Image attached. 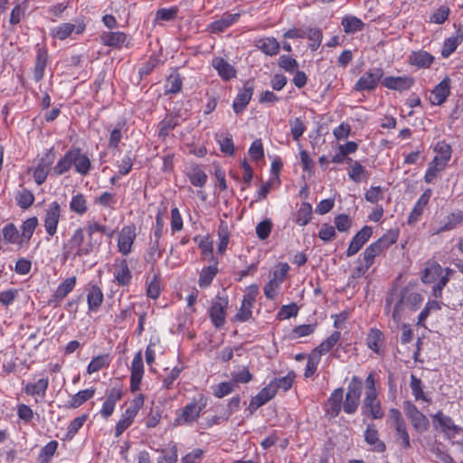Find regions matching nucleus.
I'll return each mask as SVG.
<instances>
[{"label": "nucleus", "instance_id": "f257e3e1", "mask_svg": "<svg viewBox=\"0 0 463 463\" xmlns=\"http://www.w3.org/2000/svg\"><path fill=\"white\" fill-rule=\"evenodd\" d=\"M107 227L99 222L89 223L86 226V239L83 229H76L62 246V260H74L90 255L101 243V237L98 238L97 233H107Z\"/></svg>", "mask_w": 463, "mask_h": 463}, {"label": "nucleus", "instance_id": "f03ea898", "mask_svg": "<svg viewBox=\"0 0 463 463\" xmlns=\"http://www.w3.org/2000/svg\"><path fill=\"white\" fill-rule=\"evenodd\" d=\"M398 239V232L393 230L388 231L376 241L370 244L363 253V260L365 263L373 265L376 256L386 250L394 244Z\"/></svg>", "mask_w": 463, "mask_h": 463}, {"label": "nucleus", "instance_id": "7ed1b4c3", "mask_svg": "<svg viewBox=\"0 0 463 463\" xmlns=\"http://www.w3.org/2000/svg\"><path fill=\"white\" fill-rule=\"evenodd\" d=\"M390 420L395 430V439L402 449L411 448V439L408 433L405 420H403L400 411L392 409L390 411Z\"/></svg>", "mask_w": 463, "mask_h": 463}, {"label": "nucleus", "instance_id": "20e7f679", "mask_svg": "<svg viewBox=\"0 0 463 463\" xmlns=\"http://www.w3.org/2000/svg\"><path fill=\"white\" fill-rule=\"evenodd\" d=\"M383 70L382 68H373L365 71L354 86L355 91H372L374 90L380 80L383 79Z\"/></svg>", "mask_w": 463, "mask_h": 463}, {"label": "nucleus", "instance_id": "39448f33", "mask_svg": "<svg viewBox=\"0 0 463 463\" xmlns=\"http://www.w3.org/2000/svg\"><path fill=\"white\" fill-rule=\"evenodd\" d=\"M403 410L417 432L422 433L428 430L430 425L428 418L413 403L405 402Z\"/></svg>", "mask_w": 463, "mask_h": 463}, {"label": "nucleus", "instance_id": "423d86ee", "mask_svg": "<svg viewBox=\"0 0 463 463\" xmlns=\"http://www.w3.org/2000/svg\"><path fill=\"white\" fill-rule=\"evenodd\" d=\"M227 306L228 299L221 296H216L212 302L209 315L213 324L217 328L222 327L225 324Z\"/></svg>", "mask_w": 463, "mask_h": 463}, {"label": "nucleus", "instance_id": "0eeeda50", "mask_svg": "<svg viewBox=\"0 0 463 463\" xmlns=\"http://www.w3.org/2000/svg\"><path fill=\"white\" fill-rule=\"evenodd\" d=\"M136 237L137 232L134 225H127L120 230L117 246L122 255L128 256L132 251V246Z\"/></svg>", "mask_w": 463, "mask_h": 463}, {"label": "nucleus", "instance_id": "6e6552de", "mask_svg": "<svg viewBox=\"0 0 463 463\" xmlns=\"http://www.w3.org/2000/svg\"><path fill=\"white\" fill-rule=\"evenodd\" d=\"M204 406L205 403L199 404L195 402L186 404L180 414L175 419V425H184L194 422L199 418Z\"/></svg>", "mask_w": 463, "mask_h": 463}, {"label": "nucleus", "instance_id": "1a4fd4ad", "mask_svg": "<svg viewBox=\"0 0 463 463\" xmlns=\"http://www.w3.org/2000/svg\"><path fill=\"white\" fill-rule=\"evenodd\" d=\"M61 212V205L58 202H52L48 205L43 222L45 231L49 236H53L57 232Z\"/></svg>", "mask_w": 463, "mask_h": 463}, {"label": "nucleus", "instance_id": "9d476101", "mask_svg": "<svg viewBox=\"0 0 463 463\" xmlns=\"http://www.w3.org/2000/svg\"><path fill=\"white\" fill-rule=\"evenodd\" d=\"M377 396L378 394H373L372 392L365 393L362 405V413L375 420L382 419L384 415Z\"/></svg>", "mask_w": 463, "mask_h": 463}, {"label": "nucleus", "instance_id": "9b49d317", "mask_svg": "<svg viewBox=\"0 0 463 463\" xmlns=\"http://www.w3.org/2000/svg\"><path fill=\"white\" fill-rule=\"evenodd\" d=\"M54 161V154L49 150L38 162L33 170V179L39 185L43 184L51 171V165Z\"/></svg>", "mask_w": 463, "mask_h": 463}, {"label": "nucleus", "instance_id": "f8f14e48", "mask_svg": "<svg viewBox=\"0 0 463 463\" xmlns=\"http://www.w3.org/2000/svg\"><path fill=\"white\" fill-rule=\"evenodd\" d=\"M130 391L135 392L140 389V383L144 375V364L142 352H137L131 363Z\"/></svg>", "mask_w": 463, "mask_h": 463}, {"label": "nucleus", "instance_id": "ddd939ff", "mask_svg": "<svg viewBox=\"0 0 463 463\" xmlns=\"http://www.w3.org/2000/svg\"><path fill=\"white\" fill-rule=\"evenodd\" d=\"M373 234V229L370 226H364L352 239L346 250V256L352 257L356 254L363 246L369 241Z\"/></svg>", "mask_w": 463, "mask_h": 463}, {"label": "nucleus", "instance_id": "4468645a", "mask_svg": "<svg viewBox=\"0 0 463 463\" xmlns=\"http://www.w3.org/2000/svg\"><path fill=\"white\" fill-rule=\"evenodd\" d=\"M253 89L254 85L252 80H247L244 83L243 88L240 90L232 104L233 110L236 114L242 112L247 107L253 94Z\"/></svg>", "mask_w": 463, "mask_h": 463}, {"label": "nucleus", "instance_id": "2eb2a0df", "mask_svg": "<svg viewBox=\"0 0 463 463\" xmlns=\"http://www.w3.org/2000/svg\"><path fill=\"white\" fill-rule=\"evenodd\" d=\"M382 84L389 90L402 92L410 90L414 84V80L410 76H388L383 79Z\"/></svg>", "mask_w": 463, "mask_h": 463}, {"label": "nucleus", "instance_id": "dca6fc26", "mask_svg": "<svg viewBox=\"0 0 463 463\" xmlns=\"http://www.w3.org/2000/svg\"><path fill=\"white\" fill-rule=\"evenodd\" d=\"M433 419L438 421L441 430L449 438H455L457 434L463 433V428L454 424L453 420L441 411L433 415Z\"/></svg>", "mask_w": 463, "mask_h": 463}, {"label": "nucleus", "instance_id": "f3484780", "mask_svg": "<svg viewBox=\"0 0 463 463\" xmlns=\"http://www.w3.org/2000/svg\"><path fill=\"white\" fill-rule=\"evenodd\" d=\"M450 94V79L444 78L431 91L430 101L432 105L443 104Z\"/></svg>", "mask_w": 463, "mask_h": 463}, {"label": "nucleus", "instance_id": "a211bd4d", "mask_svg": "<svg viewBox=\"0 0 463 463\" xmlns=\"http://www.w3.org/2000/svg\"><path fill=\"white\" fill-rule=\"evenodd\" d=\"M257 288H253L243 296L241 306L236 314V319L240 322L248 321L251 317V308L255 303Z\"/></svg>", "mask_w": 463, "mask_h": 463}, {"label": "nucleus", "instance_id": "6ab92c4d", "mask_svg": "<svg viewBox=\"0 0 463 463\" xmlns=\"http://www.w3.org/2000/svg\"><path fill=\"white\" fill-rule=\"evenodd\" d=\"M84 30V24H74L71 23H63L52 30V35L62 41L71 36L73 32L80 34L83 33Z\"/></svg>", "mask_w": 463, "mask_h": 463}, {"label": "nucleus", "instance_id": "aec40b11", "mask_svg": "<svg viewBox=\"0 0 463 463\" xmlns=\"http://www.w3.org/2000/svg\"><path fill=\"white\" fill-rule=\"evenodd\" d=\"M276 395V387L273 384H269L261 389L259 393L253 397L250 402L249 409L253 412L258 408L261 407Z\"/></svg>", "mask_w": 463, "mask_h": 463}, {"label": "nucleus", "instance_id": "412c9836", "mask_svg": "<svg viewBox=\"0 0 463 463\" xmlns=\"http://www.w3.org/2000/svg\"><path fill=\"white\" fill-rule=\"evenodd\" d=\"M343 395L344 389L340 387L335 389L327 399L326 414L329 417L335 418L340 413L343 407Z\"/></svg>", "mask_w": 463, "mask_h": 463}, {"label": "nucleus", "instance_id": "4be33fe9", "mask_svg": "<svg viewBox=\"0 0 463 463\" xmlns=\"http://www.w3.org/2000/svg\"><path fill=\"white\" fill-rule=\"evenodd\" d=\"M72 164L75 171L82 175H87L90 169V160L80 148L71 149Z\"/></svg>", "mask_w": 463, "mask_h": 463}, {"label": "nucleus", "instance_id": "5701e85b", "mask_svg": "<svg viewBox=\"0 0 463 463\" xmlns=\"http://www.w3.org/2000/svg\"><path fill=\"white\" fill-rule=\"evenodd\" d=\"M430 196H431V190L430 189H427L420 196V198L416 202L413 209L411 210V213L409 215L408 223L410 225H412V224L416 223L420 220V216L423 213V211H424L426 205L428 204V203L430 201Z\"/></svg>", "mask_w": 463, "mask_h": 463}, {"label": "nucleus", "instance_id": "b1692460", "mask_svg": "<svg viewBox=\"0 0 463 463\" xmlns=\"http://www.w3.org/2000/svg\"><path fill=\"white\" fill-rule=\"evenodd\" d=\"M241 16L240 13L228 14L225 13L222 16L209 24V30L211 33H219L223 32L225 29L235 24Z\"/></svg>", "mask_w": 463, "mask_h": 463}, {"label": "nucleus", "instance_id": "393cba45", "mask_svg": "<svg viewBox=\"0 0 463 463\" xmlns=\"http://www.w3.org/2000/svg\"><path fill=\"white\" fill-rule=\"evenodd\" d=\"M364 440L371 446V450L378 453L385 451L386 447L383 440L379 439L378 431L372 425H367L364 431Z\"/></svg>", "mask_w": 463, "mask_h": 463}, {"label": "nucleus", "instance_id": "a878e982", "mask_svg": "<svg viewBox=\"0 0 463 463\" xmlns=\"http://www.w3.org/2000/svg\"><path fill=\"white\" fill-rule=\"evenodd\" d=\"M114 277L118 285L127 286L130 283L132 274L125 259L116 261Z\"/></svg>", "mask_w": 463, "mask_h": 463}, {"label": "nucleus", "instance_id": "bb28decb", "mask_svg": "<svg viewBox=\"0 0 463 463\" xmlns=\"http://www.w3.org/2000/svg\"><path fill=\"white\" fill-rule=\"evenodd\" d=\"M212 65L218 71L219 76L224 80H229L236 76V71L233 66L223 58H213Z\"/></svg>", "mask_w": 463, "mask_h": 463}, {"label": "nucleus", "instance_id": "cd10ccee", "mask_svg": "<svg viewBox=\"0 0 463 463\" xmlns=\"http://www.w3.org/2000/svg\"><path fill=\"white\" fill-rule=\"evenodd\" d=\"M385 337L383 332L378 328H371L366 336V345L369 349L375 354H381L382 348L384 346Z\"/></svg>", "mask_w": 463, "mask_h": 463}, {"label": "nucleus", "instance_id": "c85d7f7f", "mask_svg": "<svg viewBox=\"0 0 463 463\" xmlns=\"http://www.w3.org/2000/svg\"><path fill=\"white\" fill-rule=\"evenodd\" d=\"M103 45L113 48H121L128 40V35L122 32H107L100 36Z\"/></svg>", "mask_w": 463, "mask_h": 463}, {"label": "nucleus", "instance_id": "c756f323", "mask_svg": "<svg viewBox=\"0 0 463 463\" xmlns=\"http://www.w3.org/2000/svg\"><path fill=\"white\" fill-rule=\"evenodd\" d=\"M433 61L434 56L424 50L412 52L409 56L410 64L418 68H429Z\"/></svg>", "mask_w": 463, "mask_h": 463}, {"label": "nucleus", "instance_id": "7c9ffc66", "mask_svg": "<svg viewBox=\"0 0 463 463\" xmlns=\"http://www.w3.org/2000/svg\"><path fill=\"white\" fill-rule=\"evenodd\" d=\"M256 46L267 55L274 56L279 53V43L274 37H264L257 41Z\"/></svg>", "mask_w": 463, "mask_h": 463}, {"label": "nucleus", "instance_id": "2f4dec72", "mask_svg": "<svg viewBox=\"0 0 463 463\" xmlns=\"http://www.w3.org/2000/svg\"><path fill=\"white\" fill-rule=\"evenodd\" d=\"M90 311H97L103 302V293L99 287L92 285L87 295Z\"/></svg>", "mask_w": 463, "mask_h": 463}, {"label": "nucleus", "instance_id": "473e14b6", "mask_svg": "<svg viewBox=\"0 0 463 463\" xmlns=\"http://www.w3.org/2000/svg\"><path fill=\"white\" fill-rule=\"evenodd\" d=\"M187 176L190 183L197 187H203L207 182V175L205 172L197 165L190 166Z\"/></svg>", "mask_w": 463, "mask_h": 463}, {"label": "nucleus", "instance_id": "72a5a7b5", "mask_svg": "<svg viewBox=\"0 0 463 463\" xmlns=\"http://www.w3.org/2000/svg\"><path fill=\"white\" fill-rule=\"evenodd\" d=\"M345 33H355L364 30V23L358 17L354 15H345L341 23Z\"/></svg>", "mask_w": 463, "mask_h": 463}, {"label": "nucleus", "instance_id": "f704fd0d", "mask_svg": "<svg viewBox=\"0 0 463 463\" xmlns=\"http://www.w3.org/2000/svg\"><path fill=\"white\" fill-rule=\"evenodd\" d=\"M218 273L217 261L206 268H203L199 276L198 285L200 288H207L211 285L213 279Z\"/></svg>", "mask_w": 463, "mask_h": 463}, {"label": "nucleus", "instance_id": "c9c22d12", "mask_svg": "<svg viewBox=\"0 0 463 463\" xmlns=\"http://www.w3.org/2000/svg\"><path fill=\"white\" fill-rule=\"evenodd\" d=\"M94 393L95 389L93 388L80 391L71 398L66 406L71 409L79 408L88 400L91 399Z\"/></svg>", "mask_w": 463, "mask_h": 463}, {"label": "nucleus", "instance_id": "e433bc0d", "mask_svg": "<svg viewBox=\"0 0 463 463\" xmlns=\"http://www.w3.org/2000/svg\"><path fill=\"white\" fill-rule=\"evenodd\" d=\"M463 222V212L458 211L457 213H453L447 217V221L444 224L432 232V234H439L443 232L450 231L455 229L457 226L460 225Z\"/></svg>", "mask_w": 463, "mask_h": 463}, {"label": "nucleus", "instance_id": "4c0bfd02", "mask_svg": "<svg viewBox=\"0 0 463 463\" xmlns=\"http://www.w3.org/2000/svg\"><path fill=\"white\" fill-rule=\"evenodd\" d=\"M76 285V277H71L66 279H64L56 288L53 298L55 300H61L63 299L70 292L72 291V289L75 288Z\"/></svg>", "mask_w": 463, "mask_h": 463}, {"label": "nucleus", "instance_id": "58836bf2", "mask_svg": "<svg viewBox=\"0 0 463 463\" xmlns=\"http://www.w3.org/2000/svg\"><path fill=\"white\" fill-rule=\"evenodd\" d=\"M341 333L339 331L333 332L325 341H323L314 351L320 356L329 352L340 340Z\"/></svg>", "mask_w": 463, "mask_h": 463}, {"label": "nucleus", "instance_id": "ea45409f", "mask_svg": "<svg viewBox=\"0 0 463 463\" xmlns=\"http://www.w3.org/2000/svg\"><path fill=\"white\" fill-rule=\"evenodd\" d=\"M70 209L79 215L86 213L88 211V203L85 195L80 193L73 195L70 203Z\"/></svg>", "mask_w": 463, "mask_h": 463}, {"label": "nucleus", "instance_id": "a19ab883", "mask_svg": "<svg viewBox=\"0 0 463 463\" xmlns=\"http://www.w3.org/2000/svg\"><path fill=\"white\" fill-rule=\"evenodd\" d=\"M462 40L463 34L460 33L458 31L457 32L456 35L446 39L441 50L442 56L447 58L451 53H453L457 47L461 43Z\"/></svg>", "mask_w": 463, "mask_h": 463}, {"label": "nucleus", "instance_id": "79ce46f5", "mask_svg": "<svg viewBox=\"0 0 463 463\" xmlns=\"http://www.w3.org/2000/svg\"><path fill=\"white\" fill-rule=\"evenodd\" d=\"M434 151L437 155L433 159H438L439 162L447 165L451 157V147L445 141H439L434 146Z\"/></svg>", "mask_w": 463, "mask_h": 463}, {"label": "nucleus", "instance_id": "37998d69", "mask_svg": "<svg viewBox=\"0 0 463 463\" xmlns=\"http://www.w3.org/2000/svg\"><path fill=\"white\" fill-rule=\"evenodd\" d=\"M447 165L439 162L438 159H433L428 166L424 175V181L427 184H431L439 175V174L445 169Z\"/></svg>", "mask_w": 463, "mask_h": 463}, {"label": "nucleus", "instance_id": "c03bdc74", "mask_svg": "<svg viewBox=\"0 0 463 463\" xmlns=\"http://www.w3.org/2000/svg\"><path fill=\"white\" fill-rule=\"evenodd\" d=\"M3 238L5 242L7 243H18L23 244V241L21 238V235L19 234V232L16 228V226L14 223H8L6 224L3 230Z\"/></svg>", "mask_w": 463, "mask_h": 463}, {"label": "nucleus", "instance_id": "a18cd8bd", "mask_svg": "<svg viewBox=\"0 0 463 463\" xmlns=\"http://www.w3.org/2000/svg\"><path fill=\"white\" fill-rule=\"evenodd\" d=\"M49 386V381L47 378H41L34 383H28L25 386V393L29 395H41L44 396L46 390Z\"/></svg>", "mask_w": 463, "mask_h": 463}, {"label": "nucleus", "instance_id": "49530a36", "mask_svg": "<svg viewBox=\"0 0 463 463\" xmlns=\"http://www.w3.org/2000/svg\"><path fill=\"white\" fill-rule=\"evenodd\" d=\"M71 156L72 155L70 149L52 168L53 175L58 176L67 173L71 168V166L73 165Z\"/></svg>", "mask_w": 463, "mask_h": 463}, {"label": "nucleus", "instance_id": "de8ad7c7", "mask_svg": "<svg viewBox=\"0 0 463 463\" xmlns=\"http://www.w3.org/2000/svg\"><path fill=\"white\" fill-rule=\"evenodd\" d=\"M37 225H38V219L35 216L28 218L27 220H25L23 222V224L21 226V231H22L21 238H22L23 241L27 242L30 241Z\"/></svg>", "mask_w": 463, "mask_h": 463}, {"label": "nucleus", "instance_id": "09e8293b", "mask_svg": "<svg viewBox=\"0 0 463 463\" xmlns=\"http://www.w3.org/2000/svg\"><path fill=\"white\" fill-rule=\"evenodd\" d=\"M47 62V54L44 51L39 50L36 57L33 77L36 81H40L44 75V70Z\"/></svg>", "mask_w": 463, "mask_h": 463}, {"label": "nucleus", "instance_id": "8fccbe9b", "mask_svg": "<svg viewBox=\"0 0 463 463\" xmlns=\"http://www.w3.org/2000/svg\"><path fill=\"white\" fill-rule=\"evenodd\" d=\"M136 415L126 410L115 428V436L119 437L133 422Z\"/></svg>", "mask_w": 463, "mask_h": 463}, {"label": "nucleus", "instance_id": "3c124183", "mask_svg": "<svg viewBox=\"0 0 463 463\" xmlns=\"http://www.w3.org/2000/svg\"><path fill=\"white\" fill-rule=\"evenodd\" d=\"M312 218V206L308 203L301 204L300 208L297 212L296 223L300 226L307 225Z\"/></svg>", "mask_w": 463, "mask_h": 463}, {"label": "nucleus", "instance_id": "603ef678", "mask_svg": "<svg viewBox=\"0 0 463 463\" xmlns=\"http://www.w3.org/2000/svg\"><path fill=\"white\" fill-rule=\"evenodd\" d=\"M410 386L416 401L421 400L427 402H430V400L427 398L423 392L421 380L417 378L414 374L411 375Z\"/></svg>", "mask_w": 463, "mask_h": 463}, {"label": "nucleus", "instance_id": "864d4df0", "mask_svg": "<svg viewBox=\"0 0 463 463\" xmlns=\"http://www.w3.org/2000/svg\"><path fill=\"white\" fill-rule=\"evenodd\" d=\"M109 365V354H102L94 357L87 367V373L89 374H92L96 372H99L102 368L108 367Z\"/></svg>", "mask_w": 463, "mask_h": 463}, {"label": "nucleus", "instance_id": "5fc2aeb1", "mask_svg": "<svg viewBox=\"0 0 463 463\" xmlns=\"http://www.w3.org/2000/svg\"><path fill=\"white\" fill-rule=\"evenodd\" d=\"M441 272H442L441 266L439 264L433 263L424 269V273L421 277V280L423 283H426V284L432 283L441 275Z\"/></svg>", "mask_w": 463, "mask_h": 463}, {"label": "nucleus", "instance_id": "6e6d98bb", "mask_svg": "<svg viewBox=\"0 0 463 463\" xmlns=\"http://www.w3.org/2000/svg\"><path fill=\"white\" fill-rule=\"evenodd\" d=\"M58 448V442L52 440L48 442L41 450L38 460L39 463H49Z\"/></svg>", "mask_w": 463, "mask_h": 463}, {"label": "nucleus", "instance_id": "4d7b16f0", "mask_svg": "<svg viewBox=\"0 0 463 463\" xmlns=\"http://www.w3.org/2000/svg\"><path fill=\"white\" fill-rule=\"evenodd\" d=\"M306 36L311 42L309 43V48L311 51H317L321 44L323 39L322 31L319 28H309L307 32H306Z\"/></svg>", "mask_w": 463, "mask_h": 463}, {"label": "nucleus", "instance_id": "13d9d810", "mask_svg": "<svg viewBox=\"0 0 463 463\" xmlns=\"http://www.w3.org/2000/svg\"><path fill=\"white\" fill-rule=\"evenodd\" d=\"M182 79L179 74H171L165 82V92L166 93H178L182 90Z\"/></svg>", "mask_w": 463, "mask_h": 463}, {"label": "nucleus", "instance_id": "bf43d9fd", "mask_svg": "<svg viewBox=\"0 0 463 463\" xmlns=\"http://www.w3.org/2000/svg\"><path fill=\"white\" fill-rule=\"evenodd\" d=\"M160 240L151 237L149 247L147 250L148 260L155 264L162 256V250L160 249Z\"/></svg>", "mask_w": 463, "mask_h": 463}, {"label": "nucleus", "instance_id": "052dcab7", "mask_svg": "<svg viewBox=\"0 0 463 463\" xmlns=\"http://www.w3.org/2000/svg\"><path fill=\"white\" fill-rule=\"evenodd\" d=\"M295 379L294 373H288L286 376L281 378H275L270 384H273L276 387V392L278 389H282L284 392L289 390L293 384Z\"/></svg>", "mask_w": 463, "mask_h": 463}, {"label": "nucleus", "instance_id": "680f3d73", "mask_svg": "<svg viewBox=\"0 0 463 463\" xmlns=\"http://www.w3.org/2000/svg\"><path fill=\"white\" fill-rule=\"evenodd\" d=\"M16 202L21 208L27 209L33 203L34 195L31 191L24 189L16 195Z\"/></svg>", "mask_w": 463, "mask_h": 463}, {"label": "nucleus", "instance_id": "e2e57ef3", "mask_svg": "<svg viewBox=\"0 0 463 463\" xmlns=\"http://www.w3.org/2000/svg\"><path fill=\"white\" fill-rule=\"evenodd\" d=\"M320 358L321 356L313 350L307 362L304 373L306 378H309L315 373L320 362Z\"/></svg>", "mask_w": 463, "mask_h": 463}, {"label": "nucleus", "instance_id": "0e129e2a", "mask_svg": "<svg viewBox=\"0 0 463 463\" xmlns=\"http://www.w3.org/2000/svg\"><path fill=\"white\" fill-rule=\"evenodd\" d=\"M362 388H363V382H362L361 378L354 375L351 378V381L348 384L347 392H346L345 395L360 399L361 393H362Z\"/></svg>", "mask_w": 463, "mask_h": 463}, {"label": "nucleus", "instance_id": "69168bd1", "mask_svg": "<svg viewBox=\"0 0 463 463\" xmlns=\"http://www.w3.org/2000/svg\"><path fill=\"white\" fill-rule=\"evenodd\" d=\"M348 175L355 183L361 182L367 176L365 168L357 161L351 165Z\"/></svg>", "mask_w": 463, "mask_h": 463}, {"label": "nucleus", "instance_id": "338daca9", "mask_svg": "<svg viewBox=\"0 0 463 463\" xmlns=\"http://www.w3.org/2000/svg\"><path fill=\"white\" fill-rule=\"evenodd\" d=\"M290 131L294 140H298L304 134L306 127L299 118H296L289 121Z\"/></svg>", "mask_w": 463, "mask_h": 463}, {"label": "nucleus", "instance_id": "774afa93", "mask_svg": "<svg viewBox=\"0 0 463 463\" xmlns=\"http://www.w3.org/2000/svg\"><path fill=\"white\" fill-rule=\"evenodd\" d=\"M449 13L450 10L448 6L441 5L432 14L430 22L441 24L448 19Z\"/></svg>", "mask_w": 463, "mask_h": 463}]
</instances>
